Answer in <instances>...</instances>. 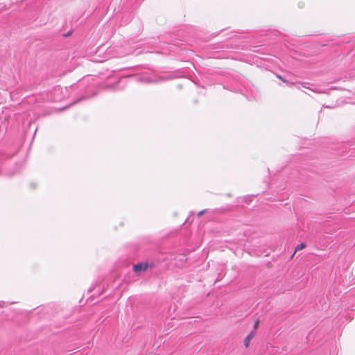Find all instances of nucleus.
Wrapping results in <instances>:
<instances>
[{"label":"nucleus","instance_id":"423d86ee","mask_svg":"<svg viewBox=\"0 0 355 355\" xmlns=\"http://www.w3.org/2000/svg\"><path fill=\"white\" fill-rule=\"evenodd\" d=\"M204 212H205V210L200 211L198 213V216H201Z\"/></svg>","mask_w":355,"mask_h":355},{"label":"nucleus","instance_id":"f03ea898","mask_svg":"<svg viewBox=\"0 0 355 355\" xmlns=\"http://www.w3.org/2000/svg\"><path fill=\"white\" fill-rule=\"evenodd\" d=\"M164 80H166L164 77L152 78L150 76H144L141 78V80L147 83H159Z\"/></svg>","mask_w":355,"mask_h":355},{"label":"nucleus","instance_id":"20e7f679","mask_svg":"<svg viewBox=\"0 0 355 355\" xmlns=\"http://www.w3.org/2000/svg\"><path fill=\"white\" fill-rule=\"evenodd\" d=\"M305 244L304 243H300L299 245H297L296 247H295V252L297 251V250H302L305 248Z\"/></svg>","mask_w":355,"mask_h":355},{"label":"nucleus","instance_id":"39448f33","mask_svg":"<svg viewBox=\"0 0 355 355\" xmlns=\"http://www.w3.org/2000/svg\"><path fill=\"white\" fill-rule=\"evenodd\" d=\"M258 325H259V322H256L254 325V330L253 331H255L257 330V327H258Z\"/></svg>","mask_w":355,"mask_h":355},{"label":"nucleus","instance_id":"7ed1b4c3","mask_svg":"<svg viewBox=\"0 0 355 355\" xmlns=\"http://www.w3.org/2000/svg\"><path fill=\"white\" fill-rule=\"evenodd\" d=\"M255 335V331H252L249 335H248V336L245 338V340H244V345L245 346V347H248L249 345H250V340L252 339V338Z\"/></svg>","mask_w":355,"mask_h":355},{"label":"nucleus","instance_id":"f257e3e1","mask_svg":"<svg viewBox=\"0 0 355 355\" xmlns=\"http://www.w3.org/2000/svg\"><path fill=\"white\" fill-rule=\"evenodd\" d=\"M153 263L141 262L134 265L133 270L135 272L140 274L141 272L146 271L148 268L153 267Z\"/></svg>","mask_w":355,"mask_h":355},{"label":"nucleus","instance_id":"0eeeda50","mask_svg":"<svg viewBox=\"0 0 355 355\" xmlns=\"http://www.w3.org/2000/svg\"><path fill=\"white\" fill-rule=\"evenodd\" d=\"M277 77H278L279 79L282 80L284 82H285V83H286V80H284V79H282V78H281V76H277Z\"/></svg>","mask_w":355,"mask_h":355},{"label":"nucleus","instance_id":"6e6552de","mask_svg":"<svg viewBox=\"0 0 355 355\" xmlns=\"http://www.w3.org/2000/svg\"><path fill=\"white\" fill-rule=\"evenodd\" d=\"M311 89V91H313V92H318V91H315L313 89Z\"/></svg>","mask_w":355,"mask_h":355}]
</instances>
